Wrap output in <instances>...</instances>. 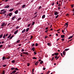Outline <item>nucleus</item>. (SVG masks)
<instances>
[{
	"label": "nucleus",
	"instance_id": "1",
	"mask_svg": "<svg viewBox=\"0 0 74 74\" xmlns=\"http://www.w3.org/2000/svg\"><path fill=\"white\" fill-rule=\"evenodd\" d=\"M23 54H25V55H29V53L28 52H23Z\"/></svg>",
	"mask_w": 74,
	"mask_h": 74
},
{
	"label": "nucleus",
	"instance_id": "2",
	"mask_svg": "<svg viewBox=\"0 0 74 74\" xmlns=\"http://www.w3.org/2000/svg\"><path fill=\"white\" fill-rule=\"evenodd\" d=\"M58 12L56 11L54 12V15H58Z\"/></svg>",
	"mask_w": 74,
	"mask_h": 74
},
{
	"label": "nucleus",
	"instance_id": "3",
	"mask_svg": "<svg viewBox=\"0 0 74 74\" xmlns=\"http://www.w3.org/2000/svg\"><path fill=\"white\" fill-rule=\"evenodd\" d=\"M14 13L15 14H17L18 13V10H16V11H15Z\"/></svg>",
	"mask_w": 74,
	"mask_h": 74
},
{
	"label": "nucleus",
	"instance_id": "4",
	"mask_svg": "<svg viewBox=\"0 0 74 74\" xmlns=\"http://www.w3.org/2000/svg\"><path fill=\"white\" fill-rule=\"evenodd\" d=\"M38 61H37L35 63V64L36 66H37V65H38Z\"/></svg>",
	"mask_w": 74,
	"mask_h": 74
},
{
	"label": "nucleus",
	"instance_id": "5",
	"mask_svg": "<svg viewBox=\"0 0 74 74\" xmlns=\"http://www.w3.org/2000/svg\"><path fill=\"white\" fill-rule=\"evenodd\" d=\"M16 18V16H13L12 18V19L13 20H14V19H15V18Z\"/></svg>",
	"mask_w": 74,
	"mask_h": 74
},
{
	"label": "nucleus",
	"instance_id": "6",
	"mask_svg": "<svg viewBox=\"0 0 74 74\" xmlns=\"http://www.w3.org/2000/svg\"><path fill=\"white\" fill-rule=\"evenodd\" d=\"M65 36L64 35H62L61 36V38H64Z\"/></svg>",
	"mask_w": 74,
	"mask_h": 74
},
{
	"label": "nucleus",
	"instance_id": "7",
	"mask_svg": "<svg viewBox=\"0 0 74 74\" xmlns=\"http://www.w3.org/2000/svg\"><path fill=\"white\" fill-rule=\"evenodd\" d=\"M63 55H66V51H64L63 52Z\"/></svg>",
	"mask_w": 74,
	"mask_h": 74
},
{
	"label": "nucleus",
	"instance_id": "8",
	"mask_svg": "<svg viewBox=\"0 0 74 74\" xmlns=\"http://www.w3.org/2000/svg\"><path fill=\"white\" fill-rule=\"evenodd\" d=\"M18 30H17L16 31L14 32V34H17V33H18Z\"/></svg>",
	"mask_w": 74,
	"mask_h": 74
},
{
	"label": "nucleus",
	"instance_id": "9",
	"mask_svg": "<svg viewBox=\"0 0 74 74\" xmlns=\"http://www.w3.org/2000/svg\"><path fill=\"white\" fill-rule=\"evenodd\" d=\"M16 72V71H13L12 72V73H13V74H15V73Z\"/></svg>",
	"mask_w": 74,
	"mask_h": 74
},
{
	"label": "nucleus",
	"instance_id": "10",
	"mask_svg": "<svg viewBox=\"0 0 74 74\" xmlns=\"http://www.w3.org/2000/svg\"><path fill=\"white\" fill-rule=\"evenodd\" d=\"M31 50H33V51H35V48L34 47L33 48H32L31 49Z\"/></svg>",
	"mask_w": 74,
	"mask_h": 74
},
{
	"label": "nucleus",
	"instance_id": "11",
	"mask_svg": "<svg viewBox=\"0 0 74 74\" xmlns=\"http://www.w3.org/2000/svg\"><path fill=\"white\" fill-rule=\"evenodd\" d=\"M73 37V35L72 36H71L70 37H69L68 38L69 39H71V38H72Z\"/></svg>",
	"mask_w": 74,
	"mask_h": 74
},
{
	"label": "nucleus",
	"instance_id": "12",
	"mask_svg": "<svg viewBox=\"0 0 74 74\" xmlns=\"http://www.w3.org/2000/svg\"><path fill=\"white\" fill-rule=\"evenodd\" d=\"M14 8H12V9H11L10 10V12H11V11H13V10H14Z\"/></svg>",
	"mask_w": 74,
	"mask_h": 74
},
{
	"label": "nucleus",
	"instance_id": "13",
	"mask_svg": "<svg viewBox=\"0 0 74 74\" xmlns=\"http://www.w3.org/2000/svg\"><path fill=\"white\" fill-rule=\"evenodd\" d=\"M6 58H5V57H3L2 58V60H4V59H6Z\"/></svg>",
	"mask_w": 74,
	"mask_h": 74
},
{
	"label": "nucleus",
	"instance_id": "14",
	"mask_svg": "<svg viewBox=\"0 0 74 74\" xmlns=\"http://www.w3.org/2000/svg\"><path fill=\"white\" fill-rule=\"evenodd\" d=\"M54 54L56 56H58L59 54V53H55Z\"/></svg>",
	"mask_w": 74,
	"mask_h": 74
},
{
	"label": "nucleus",
	"instance_id": "15",
	"mask_svg": "<svg viewBox=\"0 0 74 74\" xmlns=\"http://www.w3.org/2000/svg\"><path fill=\"white\" fill-rule=\"evenodd\" d=\"M45 15H43L42 16V19H44V18H45Z\"/></svg>",
	"mask_w": 74,
	"mask_h": 74
},
{
	"label": "nucleus",
	"instance_id": "16",
	"mask_svg": "<svg viewBox=\"0 0 74 74\" xmlns=\"http://www.w3.org/2000/svg\"><path fill=\"white\" fill-rule=\"evenodd\" d=\"M4 25H5V23H3L1 25V26H4Z\"/></svg>",
	"mask_w": 74,
	"mask_h": 74
},
{
	"label": "nucleus",
	"instance_id": "17",
	"mask_svg": "<svg viewBox=\"0 0 74 74\" xmlns=\"http://www.w3.org/2000/svg\"><path fill=\"white\" fill-rule=\"evenodd\" d=\"M21 17H20L19 18H18L17 20V21L18 22V21H20V20H21Z\"/></svg>",
	"mask_w": 74,
	"mask_h": 74
},
{
	"label": "nucleus",
	"instance_id": "18",
	"mask_svg": "<svg viewBox=\"0 0 74 74\" xmlns=\"http://www.w3.org/2000/svg\"><path fill=\"white\" fill-rule=\"evenodd\" d=\"M12 15V13H10L9 14V16H11V15Z\"/></svg>",
	"mask_w": 74,
	"mask_h": 74
},
{
	"label": "nucleus",
	"instance_id": "19",
	"mask_svg": "<svg viewBox=\"0 0 74 74\" xmlns=\"http://www.w3.org/2000/svg\"><path fill=\"white\" fill-rule=\"evenodd\" d=\"M15 69V67H12L11 69V70H14Z\"/></svg>",
	"mask_w": 74,
	"mask_h": 74
},
{
	"label": "nucleus",
	"instance_id": "20",
	"mask_svg": "<svg viewBox=\"0 0 74 74\" xmlns=\"http://www.w3.org/2000/svg\"><path fill=\"white\" fill-rule=\"evenodd\" d=\"M29 28H28L26 29V31L27 32H28V31H29Z\"/></svg>",
	"mask_w": 74,
	"mask_h": 74
},
{
	"label": "nucleus",
	"instance_id": "21",
	"mask_svg": "<svg viewBox=\"0 0 74 74\" xmlns=\"http://www.w3.org/2000/svg\"><path fill=\"white\" fill-rule=\"evenodd\" d=\"M9 7H10V6H9V5H8L6 6L5 7V8H9Z\"/></svg>",
	"mask_w": 74,
	"mask_h": 74
},
{
	"label": "nucleus",
	"instance_id": "22",
	"mask_svg": "<svg viewBox=\"0 0 74 74\" xmlns=\"http://www.w3.org/2000/svg\"><path fill=\"white\" fill-rule=\"evenodd\" d=\"M25 31H26V29H24L22 31V33H24V32H25Z\"/></svg>",
	"mask_w": 74,
	"mask_h": 74
},
{
	"label": "nucleus",
	"instance_id": "23",
	"mask_svg": "<svg viewBox=\"0 0 74 74\" xmlns=\"http://www.w3.org/2000/svg\"><path fill=\"white\" fill-rule=\"evenodd\" d=\"M70 49H65V51H69V50Z\"/></svg>",
	"mask_w": 74,
	"mask_h": 74
},
{
	"label": "nucleus",
	"instance_id": "24",
	"mask_svg": "<svg viewBox=\"0 0 74 74\" xmlns=\"http://www.w3.org/2000/svg\"><path fill=\"white\" fill-rule=\"evenodd\" d=\"M5 12H6V11L5 10L2 12V13L3 14H4Z\"/></svg>",
	"mask_w": 74,
	"mask_h": 74
},
{
	"label": "nucleus",
	"instance_id": "25",
	"mask_svg": "<svg viewBox=\"0 0 74 74\" xmlns=\"http://www.w3.org/2000/svg\"><path fill=\"white\" fill-rule=\"evenodd\" d=\"M1 74H5V71L3 70L2 73Z\"/></svg>",
	"mask_w": 74,
	"mask_h": 74
},
{
	"label": "nucleus",
	"instance_id": "26",
	"mask_svg": "<svg viewBox=\"0 0 74 74\" xmlns=\"http://www.w3.org/2000/svg\"><path fill=\"white\" fill-rule=\"evenodd\" d=\"M6 58V59H10V56H8Z\"/></svg>",
	"mask_w": 74,
	"mask_h": 74
},
{
	"label": "nucleus",
	"instance_id": "27",
	"mask_svg": "<svg viewBox=\"0 0 74 74\" xmlns=\"http://www.w3.org/2000/svg\"><path fill=\"white\" fill-rule=\"evenodd\" d=\"M25 6H26V5H25V4L24 5H23L22 6V8H25Z\"/></svg>",
	"mask_w": 74,
	"mask_h": 74
},
{
	"label": "nucleus",
	"instance_id": "28",
	"mask_svg": "<svg viewBox=\"0 0 74 74\" xmlns=\"http://www.w3.org/2000/svg\"><path fill=\"white\" fill-rule=\"evenodd\" d=\"M34 24H35V22H34V21L32 24V25L33 26V25H34Z\"/></svg>",
	"mask_w": 74,
	"mask_h": 74
},
{
	"label": "nucleus",
	"instance_id": "29",
	"mask_svg": "<svg viewBox=\"0 0 74 74\" xmlns=\"http://www.w3.org/2000/svg\"><path fill=\"white\" fill-rule=\"evenodd\" d=\"M11 36V34H10L9 36L8 37V38H9Z\"/></svg>",
	"mask_w": 74,
	"mask_h": 74
},
{
	"label": "nucleus",
	"instance_id": "30",
	"mask_svg": "<svg viewBox=\"0 0 74 74\" xmlns=\"http://www.w3.org/2000/svg\"><path fill=\"white\" fill-rule=\"evenodd\" d=\"M15 60H13L12 61V63H15Z\"/></svg>",
	"mask_w": 74,
	"mask_h": 74
},
{
	"label": "nucleus",
	"instance_id": "31",
	"mask_svg": "<svg viewBox=\"0 0 74 74\" xmlns=\"http://www.w3.org/2000/svg\"><path fill=\"white\" fill-rule=\"evenodd\" d=\"M2 37H3V34H1L0 36V38H2Z\"/></svg>",
	"mask_w": 74,
	"mask_h": 74
},
{
	"label": "nucleus",
	"instance_id": "32",
	"mask_svg": "<svg viewBox=\"0 0 74 74\" xmlns=\"http://www.w3.org/2000/svg\"><path fill=\"white\" fill-rule=\"evenodd\" d=\"M33 59H35V60H36V59H37V58H36V57H33Z\"/></svg>",
	"mask_w": 74,
	"mask_h": 74
},
{
	"label": "nucleus",
	"instance_id": "33",
	"mask_svg": "<svg viewBox=\"0 0 74 74\" xmlns=\"http://www.w3.org/2000/svg\"><path fill=\"white\" fill-rule=\"evenodd\" d=\"M5 34H4V36H3V38H5Z\"/></svg>",
	"mask_w": 74,
	"mask_h": 74
},
{
	"label": "nucleus",
	"instance_id": "34",
	"mask_svg": "<svg viewBox=\"0 0 74 74\" xmlns=\"http://www.w3.org/2000/svg\"><path fill=\"white\" fill-rule=\"evenodd\" d=\"M3 67H6V66H7V65L6 64H5L4 65H3Z\"/></svg>",
	"mask_w": 74,
	"mask_h": 74
},
{
	"label": "nucleus",
	"instance_id": "35",
	"mask_svg": "<svg viewBox=\"0 0 74 74\" xmlns=\"http://www.w3.org/2000/svg\"><path fill=\"white\" fill-rule=\"evenodd\" d=\"M15 70H19V69L17 68H15Z\"/></svg>",
	"mask_w": 74,
	"mask_h": 74
},
{
	"label": "nucleus",
	"instance_id": "36",
	"mask_svg": "<svg viewBox=\"0 0 74 74\" xmlns=\"http://www.w3.org/2000/svg\"><path fill=\"white\" fill-rule=\"evenodd\" d=\"M40 64H42L43 63V61H41L40 62Z\"/></svg>",
	"mask_w": 74,
	"mask_h": 74
},
{
	"label": "nucleus",
	"instance_id": "37",
	"mask_svg": "<svg viewBox=\"0 0 74 74\" xmlns=\"http://www.w3.org/2000/svg\"><path fill=\"white\" fill-rule=\"evenodd\" d=\"M58 16H59V15H57V16H56V17H55L56 19H57V18H58Z\"/></svg>",
	"mask_w": 74,
	"mask_h": 74
},
{
	"label": "nucleus",
	"instance_id": "38",
	"mask_svg": "<svg viewBox=\"0 0 74 74\" xmlns=\"http://www.w3.org/2000/svg\"><path fill=\"white\" fill-rule=\"evenodd\" d=\"M20 42V40H17L16 42L17 43H18V42Z\"/></svg>",
	"mask_w": 74,
	"mask_h": 74
},
{
	"label": "nucleus",
	"instance_id": "39",
	"mask_svg": "<svg viewBox=\"0 0 74 74\" xmlns=\"http://www.w3.org/2000/svg\"><path fill=\"white\" fill-rule=\"evenodd\" d=\"M47 45L50 46V45H51V44L50 43H47Z\"/></svg>",
	"mask_w": 74,
	"mask_h": 74
},
{
	"label": "nucleus",
	"instance_id": "40",
	"mask_svg": "<svg viewBox=\"0 0 74 74\" xmlns=\"http://www.w3.org/2000/svg\"><path fill=\"white\" fill-rule=\"evenodd\" d=\"M48 31H49V30H46L45 31V33H47L48 32Z\"/></svg>",
	"mask_w": 74,
	"mask_h": 74
},
{
	"label": "nucleus",
	"instance_id": "41",
	"mask_svg": "<svg viewBox=\"0 0 74 74\" xmlns=\"http://www.w3.org/2000/svg\"><path fill=\"white\" fill-rule=\"evenodd\" d=\"M4 10H5V9H3L2 10H1V12H3V11H4Z\"/></svg>",
	"mask_w": 74,
	"mask_h": 74
},
{
	"label": "nucleus",
	"instance_id": "42",
	"mask_svg": "<svg viewBox=\"0 0 74 74\" xmlns=\"http://www.w3.org/2000/svg\"><path fill=\"white\" fill-rule=\"evenodd\" d=\"M35 46L36 47H37V46H38V43H36Z\"/></svg>",
	"mask_w": 74,
	"mask_h": 74
},
{
	"label": "nucleus",
	"instance_id": "43",
	"mask_svg": "<svg viewBox=\"0 0 74 74\" xmlns=\"http://www.w3.org/2000/svg\"><path fill=\"white\" fill-rule=\"evenodd\" d=\"M41 8V6H39V8H38V10H40Z\"/></svg>",
	"mask_w": 74,
	"mask_h": 74
},
{
	"label": "nucleus",
	"instance_id": "44",
	"mask_svg": "<svg viewBox=\"0 0 74 74\" xmlns=\"http://www.w3.org/2000/svg\"><path fill=\"white\" fill-rule=\"evenodd\" d=\"M71 7L72 8H73L74 7V5H71Z\"/></svg>",
	"mask_w": 74,
	"mask_h": 74
},
{
	"label": "nucleus",
	"instance_id": "45",
	"mask_svg": "<svg viewBox=\"0 0 74 74\" xmlns=\"http://www.w3.org/2000/svg\"><path fill=\"white\" fill-rule=\"evenodd\" d=\"M68 23H69V22H67V23H65L66 25V26H68Z\"/></svg>",
	"mask_w": 74,
	"mask_h": 74
},
{
	"label": "nucleus",
	"instance_id": "46",
	"mask_svg": "<svg viewBox=\"0 0 74 74\" xmlns=\"http://www.w3.org/2000/svg\"><path fill=\"white\" fill-rule=\"evenodd\" d=\"M59 58V56L57 57V58L56 59V60H57V59H58Z\"/></svg>",
	"mask_w": 74,
	"mask_h": 74
},
{
	"label": "nucleus",
	"instance_id": "47",
	"mask_svg": "<svg viewBox=\"0 0 74 74\" xmlns=\"http://www.w3.org/2000/svg\"><path fill=\"white\" fill-rule=\"evenodd\" d=\"M60 55L61 56H62V57H63V54L62 53H60Z\"/></svg>",
	"mask_w": 74,
	"mask_h": 74
},
{
	"label": "nucleus",
	"instance_id": "48",
	"mask_svg": "<svg viewBox=\"0 0 74 74\" xmlns=\"http://www.w3.org/2000/svg\"><path fill=\"white\" fill-rule=\"evenodd\" d=\"M3 45H0V48H2V47H3Z\"/></svg>",
	"mask_w": 74,
	"mask_h": 74
},
{
	"label": "nucleus",
	"instance_id": "49",
	"mask_svg": "<svg viewBox=\"0 0 74 74\" xmlns=\"http://www.w3.org/2000/svg\"><path fill=\"white\" fill-rule=\"evenodd\" d=\"M34 55H36V54H37V53H36V52H34Z\"/></svg>",
	"mask_w": 74,
	"mask_h": 74
},
{
	"label": "nucleus",
	"instance_id": "50",
	"mask_svg": "<svg viewBox=\"0 0 74 74\" xmlns=\"http://www.w3.org/2000/svg\"><path fill=\"white\" fill-rule=\"evenodd\" d=\"M24 51H25V50H24V49H23L21 50L22 52H24Z\"/></svg>",
	"mask_w": 74,
	"mask_h": 74
},
{
	"label": "nucleus",
	"instance_id": "51",
	"mask_svg": "<svg viewBox=\"0 0 74 74\" xmlns=\"http://www.w3.org/2000/svg\"><path fill=\"white\" fill-rule=\"evenodd\" d=\"M34 43H33L32 45V47H34Z\"/></svg>",
	"mask_w": 74,
	"mask_h": 74
},
{
	"label": "nucleus",
	"instance_id": "52",
	"mask_svg": "<svg viewBox=\"0 0 74 74\" xmlns=\"http://www.w3.org/2000/svg\"><path fill=\"white\" fill-rule=\"evenodd\" d=\"M34 69H33L32 70L33 73H34Z\"/></svg>",
	"mask_w": 74,
	"mask_h": 74
},
{
	"label": "nucleus",
	"instance_id": "53",
	"mask_svg": "<svg viewBox=\"0 0 74 74\" xmlns=\"http://www.w3.org/2000/svg\"><path fill=\"white\" fill-rule=\"evenodd\" d=\"M57 57H58V56H55V59H57Z\"/></svg>",
	"mask_w": 74,
	"mask_h": 74
},
{
	"label": "nucleus",
	"instance_id": "54",
	"mask_svg": "<svg viewBox=\"0 0 74 74\" xmlns=\"http://www.w3.org/2000/svg\"><path fill=\"white\" fill-rule=\"evenodd\" d=\"M37 15H36V16H35L34 17V18H36V17H37Z\"/></svg>",
	"mask_w": 74,
	"mask_h": 74
},
{
	"label": "nucleus",
	"instance_id": "55",
	"mask_svg": "<svg viewBox=\"0 0 74 74\" xmlns=\"http://www.w3.org/2000/svg\"><path fill=\"white\" fill-rule=\"evenodd\" d=\"M45 69H46V68H43V70H45Z\"/></svg>",
	"mask_w": 74,
	"mask_h": 74
},
{
	"label": "nucleus",
	"instance_id": "56",
	"mask_svg": "<svg viewBox=\"0 0 74 74\" xmlns=\"http://www.w3.org/2000/svg\"><path fill=\"white\" fill-rule=\"evenodd\" d=\"M14 37V36L13 35H12V36L10 37L12 39V37Z\"/></svg>",
	"mask_w": 74,
	"mask_h": 74
},
{
	"label": "nucleus",
	"instance_id": "57",
	"mask_svg": "<svg viewBox=\"0 0 74 74\" xmlns=\"http://www.w3.org/2000/svg\"><path fill=\"white\" fill-rule=\"evenodd\" d=\"M33 38V36H31V38H30V39H32Z\"/></svg>",
	"mask_w": 74,
	"mask_h": 74
},
{
	"label": "nucleus",
	"instance_id": "58",
	"mask_svg": "<svg viewBox=\"0 0 74 74\" xmlns=\"http://www.w3.org/2000/svg\"><path fill=\"white\" fill-rule=\"evenodd\" d=\"M48 27H47L45 29V30H48Z\"/></svg>",
	"mask_w": 74,
	"mask_h": 74
},
{
	"label": "nucleus",
	"instance_id": "59",
	"mask_svg": "<svg viewBox=\"0 0 74 74\" xmlns=\"http://www.w3.org/2000/svg\"><path fill=\"white\" fill-rule=\"evenodd\" d=\"M30 66V64H29V63L28 64H27V66Z\"/></svg>",
	"mask_w": 74,
	"mask_h": 74
},
{
	"label": "nucleus",
	"instance_id": "60",
	"mask_svg": "<svg viewBox=\"0 0 74 74\" xmlns=\"http://www.w3.org/2000/svg\"><path fill=\"white\" fill-rule=\"evenodd\" d=\"M49 73H50V71H48L47 72V74H49Z\"/></svg>",
	"mask_w": 74,
	"mask_h": 74
},
{
	"label": "nucleus",
	"instance_id": "61",
	"mask_svg": "<svg viewBox=\"0 0 74 74\" xmlns=\"http://www.w3.org/2000/svg\"><path fill=\"white\" fill-rule=\"evenodd\" d=\"M52 5H54V2L52 3Z\"/></svg>",
	"mask_w": 74,
	"mask_h": 74
},
{
	"label": "nucleus",
	"instance_id": "62",
	"mask_svg": "<svg viewBox=\"0 0 74 74\" xmlns=\"http://www.w3.org/2000/svg\"><path fill=\"white\" fill-rule=\"evenodd\" d=\"M30 24H29L28 25V27H30Z\"/></svg>",
	"mask_w": 74,
	"mask_h": 74
},
{
	"label": "nucleus",
	"instance_id": "63",
	"mask_svg": "<svg viewBox=\"0 0 74 74\" xmlns=\"http://www.w3.org/2000/svg\"><path fill=\"white\" fill-rule=\"evenodd\" d=\"M18 28H19V26H17L16 27V29H18Z\"/></svg>",
	"mask_w": 74,
	"mask_h": 74
},
{
	"label": "nucleus",
	"instance_id": "64",
	"mask_svg": "<svg viewBox=\"0 0 74 74\" xmlns=\"http://www.w3.org/2000/svg\"><path fill=\"white\" fill-rule=\"evenodd\" d=\"M48 38V36H46L45 37V38Z\"/></svg>",
	"mask_w": 74,
	"mask_h": 74
}]
</instances>
